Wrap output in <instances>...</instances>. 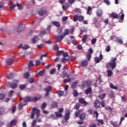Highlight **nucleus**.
I'll return each mask as SVG.
<instances>
[{"label":"nucleus","mask_w":127,"mask_h":127,"mask_svg":"<svg viewBox=\"0 0 127 127\" xmlns=\"http://www.w3.org/2000/svg\"><path fill=\"white\" fill-rule=\"evenodd\" d=\"M107 73H108L107 76L108 77H111L112 75H113V71L110 69L107 70Z\"/></svg>","instance_id":"2f4dec72"},{"label":"nucleus","mask_w":127,"mask_h":127,"mask_svg":"<svg viewBox=\"0 0 127 127\" xmlns=\"http://www.w3.org/2000/svg\"><path fill=\"white\" fill-rule=\"evenodd\" d=\"M36 123H37L36 120H34L31 123V127H35V126H36Z\"/></svg>","instance_id":"c03bdc74"},{"label":"nucleus","mask_w":127,"mask_h":127,"mask_svg":"<svg viewBox=\"0 0 127 127\" xmlns=\"http://www.w3.org/2000/svg\"><path fill=\"white\" fill-rule=\"evenodd\" d=\"M51 107L53 109L57 108V107H58V103L55 101L53 102L51 105Z\"/></svg>","instance_id":"4be33fe9"},{"label":"nucleus","mask_w":127,"mask_h":127,"mask_svg":"<svg viewBox=\"0 0 127 127\" xmlns=\"http://www.w3.org/2000/svg\"><path fill=\"white\" fill-rule=\"evenodd\" d=\"M17 122V121L16 120H12L10 123V126H12L15 125H16V123Z\"/></svg>","instance_id":"7c9ffc66"},{"label":"nucleus","mask_w":127,"mask_h":127,"mask_svg":"<svg viewBox=\"0 0 127 127\" xmlns=\"http://www.w3.org/2000/svg\"><path fill=\"white\" fill-rule=\"evenodd\" d=\"M106 96H107V94H106V93H103L101 95H98V98L100 99V100H104Z\"/></svg>","instance_id":"393cba45"},{"label":"nucleus","mask_w":127,"mask_h":127,"mask_svg":"<svg viewBox=\"0 0 127 127\" xmlns=\"http://www.w3.org/2000/svg\"><path fill=\"white\" fill-rule=\"evenodd\" d=\"M92 57V56H91V54H88L87 55H86V58L87 59V60L88 61H90V60H91V58Z\"/></svg>","instance_id":"603ef678"},{"label":"nucleus","mask_w":127,"mask_h":127,"mask_svg":"<svg viewBox=\"0 0 127 127\" xmlns=\"http://www.w3.org/2000/svg\"><path fill=\"white\" fill-rule=\"evenodd\" d=\"M80 107H81V104L79 103H77L75 105L74 109L75 110H79V109H80Z\"/></svg>","instance_id":"c85d7f7f"},{"label":"nucleus","mask_w":127,"mask_h":127,"mask_svg":"<svg viewBox=\"0 0 127 127\" xmlns=\"http://www.w3.org/2000/svg\"><path fill=\"white\" fill-rule=\"evenodd\" d=\"M47 106V105H46V103H45V102L43 103L41 106V110H44L46 108Z\"/></svg>","instance_id":"473e14b6"},{"label":"nucleus","mask_w":127,"mask_h":127,"mask_svg":"<svg viewBox=\"0 0 127 127\" xmlns=\"http://www.w3.org/2000/svg\"><path fill=\"white\" fill-rule=\"evenodd\" d=\"M38 14L40 15V16H43V15H46L47 14V10L44 9V8H41L38 11Z\"/></svg>","instance_id":"39448f33"},{"label":"nucleus","mask_w":127,"mask_h":127,"mask_svg":"<svg viewBox=\"0 0 127 127\" xmlns=\"http://www.w3.org/2000/svg\"><path fill=\"white\" fill-rule=\"evenodd\" d=\"M36 115L37 117H39L40 115V110L39 109H37L36 108H34L32 109V113L31 115V119H34L35 115Z\"/></svg>","instance_id":"7ed1b4c3"},{"label":"nucleus","mask_w":127,"mask_h":127,"mask_svg":"<svg viewBox=\"0 0 127 127\" xmlns=\"http://www.w3.org/2000/svg\"><path fill=\"white\" fill-rule=\"evenodd\" d=\"M28 82L30 84H32V83H34V78L33 77L30 78Z\"/></svg>","instance_id":"de8ad7c7"},{"label":"nucleus","mask_w":127,"mask_h":127,"mask_svg":"<svg viewBox=\"0 0 127 127\" xmlns=\"http://www.w3.org/2000/svg\"><path fill=\"white\" fill-rule=\"evenodd\" d=\"M75 12L76 13H81V9L79 8H76L74 9Z\"/></svg>","instance_id":"4d7b16f0"},{"label":"nucleus","mask_w":127,"mask_h":127,"mask_svg":"<svg viewBox=\"0 0 127 127\" xmlns=\"http://www.w3.org/2000/svg\"><path fill=\"white\" fill-rule=\"evenodd\" d=\"M110 87L111 89H113L114 90H118V87L114 85L113 84H111L110 85Z\"/></svg>","instance_id":"ea45409f"},{"label":"nucleus","mask_w":127,"mask_h":127,"mask_svg":"<svg viewBox=\"0 0 127 127\" xmlns=\"http://www.w3.org/2000/svg\"><path fill=\"white\" fill-rule=\"evenodd\" d=\"M96 14L97 16H101L102 14H103V13L102 12V10H98L96 12Z\"/></svg>","instance_id":"58836bf2"},{"label":"nucleus","mask_w":127,"mask_h":127,"mask_svg":"<svg viewBox=\"0 0 127 127\" xmlns=\"http://www.w3.org/2000/svg\"><path fill=\"white\" fill-rule=\"evenodd\" d=\"M72 95H73V97H78V96H79V93H78L77 90H74L72 93Z\"/></svg>","instance_id":"72a5a7b5"},{"label":"nucleus","mask_w":127,"mask_h":127,"mask_svg":"<svg viewBox=\"0 0 127 127\" xmlns=\"http://www.w3.org/2000/svg\"><path fill=\"white\" fill-rule=\"evenodd\" d=\"M109 96L110 98H111V99L115 98V94H114V92H111L109 94Z\"/></svg>","instance_id":"3c124183"},{"label":"nucleus","mask_w":127,"mask_h":127,"mask_svg":"<svg viewBox=\"0 0 127 127\" xmlns=\"http://www.w3.org/2000/svg\"><path fill=\"white\" fill-rule=\"evenodd\" d=\"M46 34V31H42L40 33L39 36H43Z\"/></svg>","instance_id":"09e8293b"},{"label":"nucleus","mask_w":127,"mask_h":127,"mask_svg":"<svg viewBox=\"0 0 127 127\" xmlns=\"http://www.w3.org/2000/svg\"><path fill=\"white\" fill-rule=\"evenodd\" d=\"M29 76H30V74L29 72H26L24 75V77L25 78V79H28V78H29Z\"/></svg>","instance_id":"79ce46f5"},{"label":"nucleus","mask_w":127,"mask_h":127,"mask_svg":"<svg viewBox=\"0 0 127 127\" xmlns=\"http://www.w3.org/2000/svg\"><path fill=\"white\" fill-rule=\"evenodd\" d=\"M8 79H12L13 78V73H9L7 74Z\"/></svg>","instance_id":"a19ab883"},{"label":"nucleus","mask_w":127,"mask_h":127,"mask_svg":"<svg viewBox=\"0 0 127 127\" xmlns=\"http://www.w3.org/2000/svg\"><path fill=\"white\" fill-rule=\"evenodd\" d=\"M35 65L36 66H39L40 65V61L39 60H36L35 61Z\"/></svg>","instance_id":"052dcab7"},{"label":"nucleus","mask_w":127,"mask_h":127,"mask_svg":"<svg viewBox=\"0 0 127 127\" xmlns=\"http://www.w3.org/2000/svg\"><path fill=\"white\" fill-rule=\"evenodd\" d=\"M21 48H22L23 50H26V49H28V48H29V47L27 45L22 46V44H20L18 46V49H20Z\"/></svg>","instance_id":"dca6fc26"},{"label":"nucleus","mask_w":127,"mask_h":127,"mask_svg":"<svg viewBox=\"0 0 127 127\" xmlns=\"http://www.w3.org/2000/svg\"><path fill=\"white\" fill-rule=\"evenodd\" d=\"M57 93L58 94V95H59L60 97H62V96L64 95V91L58 90L57 91Z\"/></svg>","instance_id":"c9c22d12"},{"label":"nucleus","mask_w":127,"mask_h":127,"mask_svg":"<svg viewBox=\"0 0 127 127\" xmlns=\"http://www.w3.org/2000/svg\"><path fill=\"white\" fill-rule=\"evenodd\" d=\"M85 118H86V114L82 113L79 114V119L81 121H84Z\"/></svg>","instance_id":"aec40b11"},{"label":"nucleus","mask_w":127,"mask_h":127,"mask_svg":"<svg viewBox=\"0 0 127 127\" xmlns=\"http://www.w3.org/2000/svg\"><path fill=\"white\" fill-rule=\"evenodd\" d=\"M15 5L16 6H17L18 9H19V10H21L23 8L22 5L19 3H16Z\"/></svg>","instance_id":"a878e982"},{"label":"nucleus","mask_w":127,"mask_h":127,"mask_svg":"<svg viewBox=\"0 0 127 127\" xmlns=\"http://www.w3.org/2000/svg\"><path fill=\"white\" fill-rule=\"evenodd\" d=\"M52 90V87L51 86H49L48 87L44 89V91L46 92L45 97H48L49 96V92H51Z\"/></svg>","instance_id":"423d86ee"},{"label":"nucleus","mask_w":127,"mask_h":127,"mask_svg":"<svg viewBox=\"0 0 127 127\" xmlns=\"http://www.w3.org/2000/svg\"><path fill=\"white\" fill-rule=\"evenodd\" d=\"M64 111V108H60L59 110V112H55V115L57 118H62V114Z\"/></svg>","instance_id":"20e7f679"},{"label":"nucleus","mask_w":127,"mask_h":127,"mask_svg":"<svg viewBox=\"0 0 127 127\" xmlns=\"http://www.w3.org/2000/svg\"><path fill=\"white\" fill-rule=\"evenodd\" d=\"M78 101L80 104L83 105V106H87V105H88V102H87L84 98H79Z\"/></svg>","instance_id":"f8f14e48"},{"label":"nucleus","mask_w":127,"mask_h":127,"mask_svg":"<svg viewBox=\"0 0 127 127\" xmlns=\"http://www.w3.org/2000/svg\"><path fill=\"white\" fill-rule=\"evenodd\" d=\"M83 20L84 17L81 15L78 16L77 15H76L74 16L73 18V21H77V20H78L79 21H82V20Z\"/></svg>","instance_id":"0eeeda50"},{"label":"nucleus","mask_w":127,"mask_h":127,"mask_svg":"<svg viewBox=\"0 0 127 127\" xmlns=\"http://www.w3.org/2000/svg\"><path fill=\"white\" fill-rule=\"evenodd\" d=\"M52 24L56 26V27H60V23L57 21H52Z\"/></svg>","instance_id":"a211bd4d"},{"label":"nucleus","mask_w":127,"mask_h":127,"mask_svg":"<svg viewBox=\"0 0 127 127\" xmlns=\"http://www.w3.org/2000/svg\"><path fill=\"white\" fill-rule=\"evenodd\" d=\"M91 10H92V7L91 6H88L87 10V14H90V11H91Z\"/></svg>","instance_id":"13d9d810"},{"label":"nucleus","mask_w":127,"mask_h":127,"mask_svg":"<svg viewBox=\"0 0 127 127\" xmlns=\"http://www.w3.org/2000/svg\"><path fill=\"white\" fill-rule=\"evenodd\" d=\"M111 17H113L114 19L119 18V15H118V14L115 12L112 13L111 14Z\"/></svg>","instance_id":"5701e85b"},{"label":"nucleus","mask_w":127,"mask_h":127,"mask_svg":"<svg viewBox=\"0 0 127 127\" xmlns=\"http://www.w3.org/2000/svg\"><path fill=\"white\" fill-rule=\"evenodd\" d=\"M5 96L4 94H0V100H3Z\"/></svg>","instance_id":"338daca9"},{"label":"nucleus","mask_w":127,"mask_h":127,"mask_svg":"<svg viewBox=\"0 0 127 127\" xmlns=\"http://www.w3.org/2000/svg\"><path fill=\"white\" fill-rule=\"evenodd\" d=\"M86 95H91L92 94V87H88L84 91Z\"/></svg>","instance_id":"2eb2a0df"},{"label":"nucleus","mask_w":127,"mask_h":127,"mask_svg":"<svg viewBox=\"0 0 127 127\" xmlns=\"http://www.w3.org/2000/svg\"><path fill=\"white\" fill-rule=\"evenodd\" d=\"M63 38H64V37L63 36V35H62V36H60V35L56 36V37H55L56 42L57 43L61 42V40H62V39H63Z\"/></svg>","instance_id":"1a4fd4ad"},{"label":"nucleus","mask_w":127,"mask_h":127,"mask_svg":"<svg viewBox=\"0 0 127 127\" xmlns=\"http://www.w3.org/2000/svg\"><path fill=\"white\" fill-rule=\"evenodd\" d=\"M37 100H38V98H37V97H35L33 99L31 98V102H33L34 103H35V102H36Z\"/></svg>","instance_id":"bf43d9fd"},{"label":"nucleus","mask_w":127,"mask_h":127,"mask_svg":"<svg viewBox=\"0 0 127 127\" xmlns=\"http://www.w3.org/2000/svg\"><path fill=\"white\" fill-rule=\"evenodd\" d=\"M34 66L33 62L32 61H30L28 64V69L29 71H31L33 69V67Z\"/></svg>","instance_id":"9d476101"},{"label":"nucleus","mask_w":127,"mask_h":127,"mask_svg":"<svg viewBox=\"0 0 127 127\" xmlns=\"http://www.w3.org/2000/svg\"><path fill=\"white\" fill-rule=\"evenodd\" d=\"M88 64V61L85 60L81 63L82 66H86Z\"/></svg>","instance_id":"a18cd8bd"},{"label":"nucleus","mask_w":127,"mask_h":127,"mask_svg":"<svg viewBox=\"0 0 127 127\" xmlns=\"http://www.w3.org/2000/svg\"><path fill=\"white\" fill-rule=\"evenodd\" d=\"M91 85H92V83H91V82L88 81H86L85 82V85L86 86V87H90Z\"/></svg>","instance_id":"8fccbe9b"},{"label":"nucleus","mask_w":127,"mask_h":127,"mask_svg":"<svg viewBox=\"0 0 127 127\" xmlns=\"http://www.w3.org/2000/svg\"><path fill=\"white\" fill-rule=\"evenodd\" d=\"M4 113V108L0 109V116L2 115Z\"/></svg>","instance_id":"0e129e2a"},{"label":"nucleus","mask_w":127,"mask_h":127,"mask_svg":"<svg viewBox=\"0 0 127 127\" xmlns=\"http://www.w3.org/2000/svg\"><path fill=\"white\" fill-rule=\"evenodd\" d=\"M21 25L19 26L17 28V32H21L22 31V28L21 27Z\"/></svg>","instance_id":"37998d69"},{"label":"nucleus","mask_w":127,"mask_h":127,"mask_svg":"<svg viewBox=\"0 0 127 127\" xmlns=\"http://www.w3.org/2000/svg\"><path fill=\"white\" fill-rule=\"evenodd\" d=\"M94 108H96V109H99L101 106V102H100V100L98 99L96 100L94 103Z\"/></svg>","instance_id":"9b49d317"},{"label":"nucleus","mask_w":127,"mask_h":127,"mask_svg":"<svg viewBox=\"0 0 127 127\" xmlns=\"http://www.w3.org/2000/svg\"><path fill=\"white\" fill-rule=\"evenodd\" d=\"M63 56L64 58H65V57H68L69 56V54H68V53L64 52L63 54Z\"/></svg>","instance_id":"6e6d98bb"},{"label":"nucleus","mask_w":127,"mask_h":127,"mask_svg":"<svg viewBox=\"0 0 127 127\" xmlns=\"http://www.w3.org/2000/svg\"><path fill=\"white\" fill-rule=\"evenodd\" d=\"M97 121L101 125H104V121L103 120H97Z\"/></svg>","instance_id":"774afa93"},{"label":"nucleus","mask_w":127,"mask_h":127,"mask_svg":"<svg viewBox=\"0 0 127 127\" xmlns=\"http://www.w3.org/2000/svg\"><path fill=\"white\" fill-rule=\"evenodd\" d=\"M70 119V113L67 112L65 113V116H64V119L66 120V121H68Z\"/></svg>","instance_id":"bb28decb"},{"label":"nucleus","mask_w":127,"mask_h":127,"mask_svg":"<svg viewBox=\"0 0 127 127\" xmlns=\"http://www.w3.org/2000/svg\"><path fill=\"white\" fill-rule=\"evenodd\" d=\"M116 61H117L116 58H112L111 60H110V63H107L106 64L107 68L109 69V68H111V67L112 70L115 69L117 66V63H116Z\"/></svg>","instance_id":"f257e3e1"},{"label":"nucleus","mask_w":127,"mask_h":127,"mask_svg":"<svg viewBox=\"0 0 127 127\" xmlns=\"http://www.w3.org/2000/svg\"><path fill=\"white\" fill-rule=\"evenodd\" d=\"M87 39H88V35H84L82 38V42L85 43L86 42V41H87Z\"/></svg>","instance_id":"b1692460"},{"label":"nucleus","mask_w":127,"mask_h":127,"mask_svg":"<svg viewBox=\"0 0 127 127\" xmlns=\"http://www.w3.org/2000/svg\"><path fill=\"white\" fill-rule=\"evenodd\" d=\"M19 88L21 90H23V89H25V85L24 84L20 85H19Z\"/></svg>","instance_id":"e2e57ef3"},{"label":"nucleus","mask_w":127,"mask_h":127,"mask_svg":"<svg viewBox=\"0 0 127 127\" xmlns=\"http://www.w3.org/2000/svg\"><path fill=\"white\" fill-rule=\"evenodd\" d=\"M22 100H23L25 103H27V102H30V101H31V97L27 96L25 98L20 99V101L21 102Z\"/></svg>","instance_id":"ddd939ff"},{"label":"nucleus","mask_w":127,"mask_h":127,"mask_svg":"<svg viewBox=\"0 0 127 127\" xmlns=\"http://www.w3.org/2000/svg\"><path fill=\"white\" fill-rule=\"evenodd\" d=\"M19 80L14 79L12 81V83L11 82H7L6 83V86L8 88H11V89H16L17 88V84H18Z\"/></svg>","instance_id":"f03ea898"},{"label":"nucleus","mask_w":127,"mask_h":127,"mask_svg":"<svg viewBox=\"0 0 127 127\" xmlns=\"http://www.w3.org/2000/svg\"><path fill=\"white\" fill-rule=\"evenodd\" d=\"M69 59H66L65 58H63L62 59H61V62H62V63H66L67 62H68Z\"/></svg>","instance_id":"f704fd0d"},{"label":"nucleus","mask_w":127,"mask_h":127,"mask_svg":"<svg viewBox=\"0 0 127 127\" xmlns=\"http://www.w3.org/2000/svg\"><path fill=\"white\" fill-rule=\"evenodd\" d=\"M45 73V69H43L40 71L38 73H36L35 75V77H39V76H43L44 73Z\"/></svg>","instance_id":"4468645a"},{"label":"nucleus","mask_w":127,"mask_h":127,"mask_svg":"<svg viewBox=\"0 0 127 127\" xmlns=\"http://www.w3.org/2000/svg\"><path fill=\"white\" fill-rule=\"evenodd\" d=\"M6 63L7 65H11L13 63V59L10 58L7 59Z\"/></svg>","instance_id":"6ab92c4d"},{"label":"nucleus","mask_w":127,"mask_h":127,"mask_svg":"<svg viewBox=\"0 0 127 127\" xmlns=\"http://www.w3.org/2000/svg\"><path fill=\"white\" fill-rule=\"evenodd\" d=\"M44 47V45L42 44L37 45V48H38V49H42V48H43Z\"/></svg>","instance_id":"864d4df0"},{"label":"nucleus","mask_w":127,"mask_h":127,"mask_svg":"<svg viewBox=\"0 0 127 127\" xmlns=\"http://www.w3.org/2000/svg\"><path fill=\"white\" fill-rule=\"evenodd\" d=\"M56 73V68H54L50 71V74L51 75H53V74H55Z\"/></svg>","instance_id":"c756f323"},{"label":"nucleus","mask_w":127,"mask_h":127,"mask_svg":"<svg viewBox=\"0 0 127 127\" xmlns=\"http://www.w3.org/2000/svg\"><path fill=\"white\" fill-rule=\"evenodd\" d=\"M110 39L111 40H114V39H115L116 40H117V39H118V37H116L115 36L112 35L110 37Z\"/></svg>","instance_id":"680f3d73"},{"label":"nucleus","mask_w":127,"mask_h":127,"mask_svg":"<svg viewBox=\"0 0 127 127\" xmlns=\"http://www.w3.org/2000/svg\"><path fill=\"white\" fill-rule=\"evenodd\" d=\"M116 42H117V43H119V44H123V40H122V39H117Z\"/></svg>","instance_id":"49530a36"},{"label":"nucleus","mask_w":127,"mask_h":127,"mask_svg":"<svg viewBox=\"0 0 127 127\" xmlns=\"http://www.w3.org/2000/svg\"><path fill=\"white\" fill-rule=\"evenodd\" d=\"M91 41V44H92V45L95 44V43H96V42H97V39L93 38V39H92Z\"/></svg>","instance_id":"5fc2aeb1"},{"label":"nucleus","mask_w":127,"mask_h":127,"mask_svg":"<svg viewBox=\"0 0 127 127\" xmlns=\"http://www.w3.org/2000/svg\"><path fill=\"white\" fill-rule=\"evenodd\" d=\"M38 36H35L31 39V41L32 43H36V42H37L39 40Z\"/></svg>","instance_id":"f3484780"},{"label":"nucleus","mask_w":127,"mask_h":127,"mask_svg":"<svg viewBox=\"0 0 127 127\" xmlns=\"http://www.w3.org/2000/svg\"><path fill=\"white\" fill-rule=\"evenodd\" d=\"M69 34H70V31H69V29H66L64 30V32L62 35L64 37H65L66 35H69Z\"/></svg>","instance_id":"412c9836"},{"label":"nucleus","mask_w":127,"mask_h":127,"mask_svg":"<svg viewBox=\"0 0 127 127\" xmlns=\"http://www.w3.org/2000/svg\"><path fill=\"white\" fill-rule=\"evenodd\" d=\"M64 52V51H58L57 52V56H59L60 55H63V53Z\"/></svg>","instance_id":"e433bc0d"},{"label":"nucleus","mask_w":127,"mask_h":127,"mask_svg":"<svg viewBox=\"0 0 127 127\" xmlns=\"http://www.w3.org/2000/svg\"><path fill=\"white\" fill-rule=\"evenodd\" d=\"M24 106H25V105H23L22 104V103H20L18 105V109L19 110H21V109H22V108L24 107Z\"/></svg>","instance_id":"4c0bfd02"},{"label":"nucleus","mask_w":127,"mask_h":127,"mask_svg":"<svg viewBox=\"0 0 127 127\" xmlns=\"http://www.w3.org/2000/svg\"><path fill=\"white\" fill-rule=\"evenodd\" d=\"M103 60V55H102V53H100L99 57H96L94 58V61L97 64L100 63V61H102Z\"/></svg>","instance_id":"6e6552de"},{"label":"nucleus","mask_w":127,"mask_h":127,"mask_svg":"<svg viewBox=\"0 0 127 127\" xmlns=\"http://www.w3.org/2000/svg\"><path fill=\"white\" fill-rule=\"evenodd\" d=\"M14 93V91L13 90H10L9 92V94H8V96L10 98L12 96V94Z\"/></svg>","instance_id":"69168bd1"},{"label":"nucleus","mask_w":127,"mask_h":127,"mask_svg":"<svg viewBox=\"0 0 127 127\" xmlns=\"http://www.w3.org/2000/svg\"><path fill=\"white\" fill-rule=\"evenodd\" d=\"M110 124L112 125V126H113V127H118L119 126V124H118V122H113V121H111L110 122Z\"/></svg>","instance_id":"cd10ccee"}]
</instances>
